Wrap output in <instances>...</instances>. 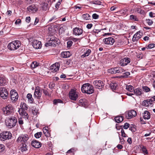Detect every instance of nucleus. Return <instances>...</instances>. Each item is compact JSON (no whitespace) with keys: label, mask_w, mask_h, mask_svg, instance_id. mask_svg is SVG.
Here are the masks:
<instances>
[{"label":"nucleus","mask_w":155,"mask_h":155,"mask_svg":"<svg viewBox=\"0 0 155 155\" xmlns=\"http://www.w3.org/2000/svg\"><path fill=\"white\" fill-rule=\"evenodd\" d=\"M99 15L96 14H94L92 15V18L94 19H97L98 18Z\"/></svg>","instance_id":"nucleus-58"},{"label":"nucleus","mask_w":155,"mask_h":155,"mask_svg":"<svg viewBox=\"0 0 155 155\" xmlns=\"http://www.w3.org/2000/svg\"><path fill=\"white\" fill-rule=\"evenodd\" d=\"M42 134V133L41 132H38L35 134V137L36 138H40Z\"/></svg>","instance_id":"nucleus-46"},{"label":"nucleus","mask_w":155,"mask_h":155,"mask_svg":"<svg viewBox=\"0 0 155 155\" xmlns=\"http://www.w3.org/2000/svg\"><path fill=\"white\" fill-rule=\"evenodd\" d=\"M147 47V48H152L155 47V44H150L148 45Z\"/></svg>","instance_id":"nucleus-52"},{"label":"nucleus","mask_w":155,"mask_h":155,"mask_svg":"<svg viewBox=\"0 0 155 155\" xmlns=\"http://www.w3.org/2000/svg\"><path fill=\"white\" fill-rule=\"evenodd\" d=\"M20 149L22 151H25L27 150L26 145L25 143L23 144L22 147H21Z\"/></svg>","instance_id":"nucleus-41"},{"label":"nucleus","mask_w":155,"mask_h":155,"mask_svg":"<svg viewBox=\"0 0 155 155\" xmlns=\"http://www.w3.org/2000/svg\"><path fill=\"white\" fill-rule=\"evenodd\" d=\"M130 19L131 20L135 21H138V20L137 17L133 15H131L130 16Z\"/></svg>","instance_id":"nucleus-45"},{"label":"nucleus","mask_w":155,"mask_h":155,"mask_svg":"<svg viewBox=\"0 0 155 155\" xmlns=\"http://www.w3.org/2000/svg\"><path fill=\"white\" fill-rule=\"evenodd\" d=\"M61 4V2H60L59 1L55 5V7H56V8H59V5H60Z\"/></svg>","instance_id":"nucleus-64"},{"label":"nucleus","mask_w":155,"mask_h":155,"mask_svg":"<svg viewBox=\"0 0 155 155\" xmlns=\"http://www.w3.org/2000/svg\"><path fill=\"white\" fill-rule=\"evenodd\" d=\"M6 83V80L2 77H0V86L5 85Z\"/></svg>","instance_id":"nucleus-30"},{"label":"nucleus","mask_w":155,"mask_h":155,"mask_svg":"<svg viewBox=\"0 0 155 155\" xmlns=\"http://www.w3.org/2000/svg\"><path fill=\"white\" fill-rule=\"evenodd\" d=\"M79 93L76 90L72 89L69 92L68 95L69 98L73 101L77 100L79 97Z\"/></svg>","instance_id":"nucleus-5"},{"label":"nucleus","mask_w":155,"mask_h":155,"mask_svg":"<svg viewBox=\"0 0 155 155\" xmlns=\"http://www.w3.org/2000/svg\"><path fill=\"white\" fill-rule=\"evenodd\" d=\"M73 44V42L71 41H68L67 42V47H70Z\"/></svg>","instance_id":"nucleus-56"},{"label":"nucleus","mask_w":155,"mask_h":155,"mask_svg":"<svg viewBox=\"0 0 155 155\" xmlns=\"http://www.w3.org/2000/svg\"><path fill=\"white\" fill-rule=\"evenodd\" d=\"M101 30H97L94 29L93 31H92V33L93 34H94V33H98V32H100Z\"/></svg>","instance_id":"nucleus-57"},{"label":"nucleus","mask_w":155,"mask_h":155,"mask_svg":"<svg viewBox=\"0 0 155 155\" xmlns=\"http://www.w3.org/2000/svg\"><path fill=\"white\" fill-rule=\"evenodd\" d=\"M48 42L45 44L46 47L49 46H54L60 43V41L53 36H49L47 38Z\"/></svg>","instance_id":"nucleus-2"},{"label":"nucleus","mask_w":155,"mask_h":155,"mask_svg":"<svg viewBox=\"0 0 155 155\" xmlns=\"http://www.w3.org/2000/svg\"><path fill=\"white\" fill-rule=\"evenodd\" d=\"M28 139V136L27 134L21 135L19 136L17 140V141L18 142H24V143H26L27 142V140Z\"/></svg>","instance_id":"nucleus-11"},{"label":"nucleus","mask_w":155,"mask_h":155,"mask_svg":"<svg viewBox=\"0 0 155 155\" xmlns=\"http://www.w3.org/2000/svg\"><path fill=\"white\" fill-rule=\"evenodd\" d=\"M74 34L76 35H81L82 32V30L79 28L76 27L73 30Z\"/></svg>","instance_id":"nucleus-20"},{"label":"nucleus","mask_w":155,"mask_h":155,"mask_svg":"<svg viewBox=\"0 0 155 155\" xmlns=\"http://www.w3.org/2000/svg\"><path fill=\"white\" fill-rule=\"evenodd\" d=\"M0 96L3 99H7L8 96V93L7 89L5 87L0 88Z\"/></svg>","instance_id":"nucleus-8"},{"label":"nucleus","mask_w":155,"mask_h":155,"mask_svg":"<svg viewBox=\"0 0 155 155\" xmlns=\"http://www.w3.org/2000/svg\"><path fill=\"white\" fill-rule=\"evenodd\" d=\"M71 55L69 51L64 52L63 53V57L67 58L70 57Z\"/></svg>","instance_id":"nucleus-38"},{"label":"nucleus","mask_w":155,"mask_h":155,"mask_svg":"<svg viewBox=\"0 0 155 155\" xmlns=\"http://www.w3.org/2000/svg\"><path fill=\"white\" fill-rule=\"evenodd\" d=\"M130 73L129 72H126L123 74V75L121 76V77L124 78H127L128 77V76L130 75Z\"/></svg>","instance_id":"nucleus-39"},{"label":"nucleus","mask_w":155,"mask_h":155,"mask_svg":"<svg viewBox=\"0 0 155 155\" xmlns=\"http://www.w3.org/2000/svg\"><path fill=\"white\" fill-rule=\"evenodd\" d=\"M19 114L24 118H28V115L26 112L22 109H19L18 110Z\"/></svg>","instance_id":"nucleus-18"},{"label":"nucleus","mask_w":155,"mask_h":155,"mask_svg":"<svg viewBox=\"0 0 155 155\" xmlns=\"http://www.w3.org/2000/svg\"><path fill=\"white\" fill-rule=\"evenodd\" d=\"M60 64L58 63L54 64L50 67V70H52V72L54 73L55 72L59 70V68Z\"/></svg>","instance_id":"nucleus-17"},{"label":"nucleus","mask_w":155,"mask_h":155,"mask_svg":"<svg viewBox=\"0 0 155 155\" xmlns=\"http://www.w3.org/2000/svg\"><path fill=\"white\" fill-rule=\"evenodd\" d=\"M42 95L41 90L40 88L38 86H37L35 87V90L34 93V96L35 98L40 99Z\"/></svg>","instance_id":"nucleus-9"},{"label":"nucleus","mask_w":155,"mask_h":155,"mask_svg":"<svg viewBox=\"0 0 155 155\" xmlns=\"http://www.w3.org/2000/svg\"><path fill=\"white\" fill-rule=\"evenodd\" d=\"M91 52V50L90 49H88L86 52H84V54L81 55V57L84 58L86 56H87L89 55Z\"/></svg>","instance_id":"nucleus-34"},{"label":"nucleus","mask_w":155,"mask_h":155,"mask_svg":"<svg viewBox=\"0 0 155 155\" xmlns=\"http://www.w3.org/2000/svg\"><path fill=\"white\" fill-rule=\"evenodd\" d=\"M93 26L92 24H88L87 25V28L88 29H90Z\"/></svg>","instance_id":"nucleus-63"},{"label":"nucleus","mask_w":155,"mask_h":155,"mask_svg":"<svg viewBox=\"0 0 155 155\" xmlns=\"http://www.w3.org/2000/svg\"><path fill=\"white\" fill-rule=\"evenodd\" d=\"M17 122L16 118L14 116H11L7 119L5 122L8 128H12L15 126Z\"/></svg>","instance_id":"nucleus-3"},{"label":"nucleus","mask_w":155,"mask_h":155,"mask_svg":"<svg viewBox=\"0 0 155 155\" xmlns=\"http://www.w3.org/2000/svg\"><path fill=\"white\" fill-rule=\"evenodd\" d=\"M136 115V112L134 110L129 111L126 113V117L127 119H130Z\"/></svg>","instance_id":"nucleus-13"},{"label":"nucleus","mask_w":155,"mask_h":155,"mask_svg":"<svg viewBox=\"0 0 155 155\" xmlns=\"http://www.w3.org/2000/svg\"><path fill=\"white\" fill-rule=\"evenodd\" d=\"M2 110L5 115H8L13 112V107L12 105L8 104L5 107H3Z\"/></svg>","instance_id":"nucleus-6"},{"label":"nucleus","mask_w":155,"mask_h":155,"mask_svg":"<svg viewBox=\"0 0 155 155\" xmlns=\"http://www.w3.org/2000/svg\"><path fill=\"white\" fill-rule=\"evenodd\" d=\"M126 89L127 90L130 92L134 91V87L131 85L127 86L126 87Z\"/></svg>","instance_id":"nucleus-36"},{"label":"nucleus","mask_w":155,"mask_h":155,"mask_svg":"<svg viewBox=\"0 0 155 155\" xmlns=\"http://www.w3.org/2000/svg\"><path fill=\"white\" fill-rule=\"evenodd\" d=\"M31 145L32 146L35 148H39L41 146V143L36 140L32 141L31 143Z\"/></svg>","instance_id":"nucleus-19"},{"label":"nucleus","mask_w":155,"mask_h":155,"mask_svg":"<svg viewBox=\"0 0 155 155\" xmlns=\"http://www.w3.org/2000/svg\"><path fill=\"white\" fill-rule=\"evenodd\" d=\"M117 85V84L115 82H111L110 85V87L112 90H115Z\"/></svg>","instance_id":"nucleus-27"},{"label":"nucleus","mask_w":155,"mask_h":155,"mask_svg":"<svg viewBox=\"0 0 155 155\" xmlns=\"http://www.w3.org/2000/svg\"><path fill=\"white\" fill-rule=\"evenodd\" d=\"M41 7L44 11H46L48 8V4L47 3H43L41 4Z\"/></svg>","instance_id":"nucleus-28"},{"label":"nucleus","mask_w":155,"mask_h":155,"mask_svg":"<svg viewBox=\"0 0 155 155\" xmlns=\"http://www.w3.org/2000/svg\"><path fill=\"white\" fill-rule=\"evenodd\" d=\"M1 136V140H3L9 139L12 137L11 134L9 132H3V134H0Z\"/></svg>","instance_id":"nucleus-15"},{"label":"nucleus","mask_w":155,"mask_h":155,"mask_svg":"<svg viewBox=\"0 0 155 155\" xmlns=\"http://www.w3.org/2000/svg\"><path fill=\"white\" fill-rule=\"evenodd\" d=\"M41 91H43V93L44 94L46 95H48L49 96H51V94H49L48 93V92L47 91V90L42 89L41 90Z\"/></svg>","instance_id":"nucleus-47"},{"label":"nucleus","mask_w":155,"mask_h":155,"mask_svg":"<svg viewBox=\"0 0 155 155\" xmlns=\"http://www.w3.org/2000/svg\"><path fill=\"white\" fill-rule=\"evenodd\" d=\"M32 112L34 115H36L39 113L38 110L36 109L35 108L34 109V108L32 109Z\"/></svg>","instance_id":"nucleus-43"},{"label":"nucleus","mask_w":155,"mask_h":155,"mask_svg":"<svg viewBox=\"0 0 155 155\" xmlns=\"http://www.w3.org/2000/svg\"><path fill=\"white\" fill-rule=\"evenodd\" d=\"M81 90L83 93L90 94L94 92V87L89 83H85L82 86Z\"/></svg>","instance_id":"nucleus-1"},{"label":"nucleus","mask_w":155,"mask_h":155,"mask_svg":"<svg viewBox=\"0 0 155 155\" xmlns=\"http://www.w3.org/2000/svg\"><path fill=\"white\" fill-rule=\"evenodd\" d=\"M155 15V14L153 13L152 12H150L149 13V16L151 18H154L155 17V16L154 15Z\"/></svg>","instance_id":"nucleus-60"},{"label":"nucleus","mask_w":155,"mask_h":155,"mask_svg":"<svg viewBox=\"0 0 155 155\" xmlns=\"http://www.w3.org/2000/svg\"><path fill=\"white\" fill-rule=\"evenodd\" d=\"M57 19L56 17L55 16H54L51 18L49 20L48 22H51L53 20H55Z\"/></svg>","instance_id":"nucleus-59"},{"label":"nucleus","mask_w":155,"mask_h":155,"mask_svg":"<svg viewBox=\"0 0 155 155\" xmlns=\"http://www.w3.org/2000/svg\"><path fill=\"white\" fill-rule=\"evenodd\" d=\"M62 103V101L60 99H54L53 101V104L55 105H57L58 103Z\"/></svg>","instance_id":"nucleus-44"},{"label":"nucleus","mask_w":155,"mask_h":155,"mask_svg":"<svg viewBox=\"0 0 155 155\" xmlns=\"http://www.w3.org/2000/svg\"><path fill=\"white\" fill-rule=\"evenodd\" d=\"M126 60V61L125 62V64H126L127 65L128 63H129L130 61V59L129 58H124Z\"/></svg>","instance_id":"nucleus-55"},{"label":"nucleus","mask_w":155,"mask_h":155,"mask_svg":"<svg viewBox=\"0 0 155 155\" xmlns=\"http://www.w3.org/2000/svg\"><path fill=\"white\" fill-rule=\"evenodd\" d=\"M43 133L45 134V136H48L49 134L48 130V128L46 127H44L43 129Z\"/></svg>","instance_id":"nucleus-32"},{"label":"nucleus","mask_w":155,"mask_h":155,"mask_svg":"<svg viewBox=\"0 0 155 155\" xmlns=\"http://www.w3.org/2000/svg\"><path fill=\"white\" fill-rule=\"evenodd\" d=\"M11 99L12 102L16 101L18 98V93L15 90H12L10 91Z\"/></svg>","instance_id":"nucleus-10"},{"label":"nucleus","mask_w":155,"mask_h":155,"mask_svg":"<svg viewBox=\"0 0 155 155\" xmlns=\"http://www.w3.org/2000/svg\"><path fill=\"white\" fill-rule=\"evenodd\" d=\"M39 65V64L38 63L34 61L32 63L31 65V67L32 69H33L38 66Z\"/></svg>","instance_id":"nucleus-29"},{"label":"nucleus","mask_w":155,"mask_h":155,"mask_svg":"<svg viewBox=\"0 0 155 155\" xmlns=\"http://www.w3.org/2000/svg\"><path fill=\"white\" fill-rule=\"evenodd\" d=\"M152 103L150 99H147L144 101L142 103V104L145 107H148L150 104H152Z\"/></svg>","instance_id":"nucleus-24"},{"label":"nucleus","mask_w":155,"mask_h":155,"mask_svg":"<svg viewBox=\"0 0 155 155\" xmlns=\"http://www.w3.org/2000/svg\"><path fill=\"white\" fill-rule=\"evenodd\" d=\"M146 21H147V23L149 25H151L153 24V21L150 19H147L146 20Z\"/></svg>","instance_id":"nucleus-49"},{"label":"nucleus","mask_w":155,"mask_h":155,"mask_svg":"<svg viewBox=\"0 0 155 155\" xmlns=\"http://www.w3.org/2000/svg\"><path fill=\"white\" fill-rule=\"evenodd\" d=\"M21 22V19H17L15 22V24L16 25L20 23Z\"/></svg>","instance_id":"nucleus-62"},{"label":"nucleus","mask_w":155,"mask_h":155,"mask_svg":"<svg viewBox=\"0 0 155 155\" xmlns=\"http://www.w3.org/2000/svg\"><path fill=\"white\" fill-rule=\"evenodd\" d=\"M129 130L131 131L132 132H135L136 130V128L133 125H132V126H130L129 127Z\"/></svg>","instance_id":"nucleus-48"},{"label":"nucleus","mask_w":155,"mask_h":155,"mask_svg":"<svg viewBox=\"0 0 155 155\" xmlns=\"http://www.w3.org/2000/svg\"><path fill=\"white\" fill-rule=\"evenodd\" d=\"M21 45L20 41L16 40L9 43L8 45V49L11 50H15L18 49Z\"/></svg>","instance_id":"nucleus-4"},{"label":"nucleus","mask_w":155,"mask_h":155,"mask_svg":"<svg viewBox=\"0 0 155 155\" xmlns=\"http://www.w3.org/2000/svg\"><path fill=\"white\" fill-rule=\"evenodd\" d=\"M93 83L95 88L99 89H101L104 86L103 82L101 81H94Z\"/></svg>","instance_id":"nucleus-12"},{"label":"nucleus","mask_w":155,"mask_h":155,"mask_svg":"<svg viewBox=\"0 0 155 155\" xmlns=\"http://www.w3.org/2000/svg\"><path fill=\"white\" fill-rule=\"evenodd\" d=\"M27 97L28 99L29 102L30 103H33L34 101V99L32 97V95L30 93L27 94Z\"/></svg>","instance_id":"nucleus-26"},{"label":"nucleus","mask_w":155,"mask_h":155,"mask_svg":"<svg viewBox=\"0 0 155 155\" xmlns=\"http://www.w3.org/2000/svg\"><path fill=\"white\" fill-rule=\"evenodd\" d=\"M129 126L130 124L129 123H125L123 126V128L124 129H127L129 127Z\"/></svg>","instance_id":"nucleus-51"},{"label":"nucleus","mask_w":155,"mask_h":155,"mask_svg":"<svg viewBox=\"0 0 155 155\" xmlns=\"http://www.w3.org/2000/svg\"><path fill=\"white\" fill-rule=\"evenodd\" d=\"M82 18L84 20H89L90 18V16L88 14H86L82 15Z\"/></svg>","instance_id":"nucleus-37"},{"label":"nucleus","mask_w":155,"mask_h":155,"mask_svg":"<svg viewBox=\"0 0 155 155\" xmlns=\"http://www.w3.org/2000/svg\"><path fill=\"white\" fill-rule=\"evenodd\" d=\"M5 147L3 144H0V152H2L4 150Z\"/></svg>","instance_id":"nucleus-50"},{"label":"nucleus","mask_w":155,"mask_h":155,"mask_svg":"<svg viewBox=\"0 0 155 155\" xmlns=\"http://www.w3.org/2000/svg\"><path fill=\"white\" fill-rule=\"evenodd\" d=\"M142 151H143V152L144 153L146 154H147L148 153V152H147V149H146L145 147H144V146H142Z\"/></svg>","instance_id":"nucleus-54"},{"label":"nucleus","mask_w":155,"mask_h":155,"mask_svg":"<svg viewBox=\"0 0 155 155\" xmlns=\"http://www.w3.org/2000/svg\"><path fill=\"white\" fill-rule=\"evenodd\" d=\"M134 35L135 37H136V38H137V39L138 40L142 36L143 33L142 32L139 31L136 33Z\"/></svg>","instance_id":"nucleus-31"},{"label":"nucleus","mask_w":155,"mask_h":155,"mask_svg":"<svg viewBox=\"0 0 155 155\" xmlns=\"http://www.w3.org/2000/svg\"><path fill=\"white\" fill-rule=\"evenodd\" d=\"M90 2L92 4H94L97 5H101V2L99 0H94Z\"/></svg>","instance_id":"nucleus-35"},{"label":"nucleus","mask_w":155,"mask_h":155,"mask_svg":"<svg viewBox=\"0 0 155 155\" xmlns=\"http://www.w3.org/2000/svg\"><path fill=\"white\" fill-rule=\"evenodd\" d=\"M134 94L137 96H140L142 94H143L142 90L139 88H137L134 89Z\"/></svg>","instance_id":"nucleus-22"},{"label":"nucleus","mask_w":155,"mask_h":155,"mask_svg":"<svg viewBox=\"0 0 155 155\" xmlns=\"http://www.w3.org/2000/svg\"><path fill=\"white\" fill-rule=\"evenodd\" d=\"M20 106L21 107V109H22L23 110H27L28 108V106L25 103L21 104Z\"/></svg>","instance_id":"nucleus-33"},{"label":"nucleus","mask_w":155,"mask_h":155,"mask_svg":"<svg viewBox=\"0 0 155 155\" xmlns=\"http://www.w3.org/2000/svg\"><path fill=\"white\" fill-rule=\"evenodd\" d=\"M103 41L106 45H112L115 42V40L113 38L109 37L103 39Z\"/></svg>","instance_id":"nucleus-14"},{"label":"nucleus","mask_w":155,"mask_h":155,"mask_svg":"<svg viewBox=\"0 0 155 155\" xmlns=\"http://www.w3.org/2000/svg\"><path fill=\"white\" fill-rule=\"evenodd\" d=\"M29 12L32 11L33 12H35L38 10V8L35 5H32L27 8Z\"/></svg>","instance_id":"nucleus-21"},{"label":"nucleus","mask_w":155,"mask_h":155,"mask_svg":"<svg viewBox=\"0 0 155 155\" xmlns=\"http://www.w3.org/2000/svg\"><path fill=\"white\" fill-rule=\"evenodd\" d=\"M124 71V69L121 67H115L111 68L108 70V72L111 74L120 73Z\"/></svg>","instance_id":"nucleus-7"},{"label":"nucleus","mask_w":155,"mask_h":155,"mask_svg":"<svg viewBox=\"0 0 155 155\" xmlns=\"http://www.w3.org/2000/svg\"><path fill=\"white\" fill-rule=\"evenodd\" d=\"M142 91H144L146 92H147L150 91V88L147 86H143L142 87Z\"/></svg>","instance_id":"nucleus-40"},{"label":"nucleus","mask_w":155,"mask_h":155,"mask_svg":"<svg viewBox=\"0 0 155 155\" xmlns=\"http://www.w3.org/2000/svg\"><path fill=\"white\" fill-rule=\"evenodd\" d=\"M121 135L123 137H127V134L125 133L124 130L122 128L121 130Z\"/></svg>","instance_id":"nucleus-53"},{"label":"nucleus","mask_w":155,"mask_h":155,"mask_svg":"<svg viewBox=\"0 0 155 155\" xmlns=\"http://www.w3.org/2000/svg\"><path fill=\"white\" fill-rule=\"evenodd\" d=\"M127 142L129 144H131L132 143L131 138L130 137L128 138L127 140Z\"/></svg>","instance_id":"nucleus-61"},{"label":"nucleus","mask_w":155,"mask_h":155,"mask_svg":"<svg viewBox=\"0 0 155 155\" xmlns=\"http://www.w3.org/2000/svg\"><path fill=\"white\" fill-rule=\"evenodd\" d=\"M125 59V58H124L120 60L119 64L121 66H124L126 65V64H125V62L126 61V60Z\"/></svg>","instance_id":"nucleus-42"},{"label":"nucleus","mask_w":155,"mask_h":155,"mask_svg":"<svg viewBox=\"0 0 155 155\" xmlns=\"http://www.w3.org/2000/svg\"><path fill=\"white\" fill-rule=\"evenodd\" d=\"M143 118L144 119L148 120L150 118V113L148 111H145L143 113Z\"/></svg>","instance_id":"nucleus-23"},{"label":"nucleus","mask_w":155,"mask_h":155,"mask_svg":"<svg viewBox=\"0 0 155 155\" xmlns=\"http://www.w3.org/2000/svg\"><path fill=\"white\" fill-rule=\"evenodd\" d=\"M32 45L35 49H39L41 47V42L38 40H34L32 42Z\"/></svg>","instance_id":"nucleus-16"},{"label":"nucleus","mask_w":155,"mask_h":155,"mask_svg":"<svg viewBox=\"0 0 155 155\" xmlns=\"http://www.w3.org/2000/svg\"><path fill=\"white\" fill-rule=\"evenodd\" d=\"M123 117L122 116H117L114 118L115 121L119 123L122 122L123 120Z\"/></svg>","instance_id":"nucleus-25"}]
</instances>
